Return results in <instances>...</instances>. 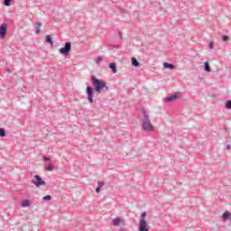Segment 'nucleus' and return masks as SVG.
Listing matches in <instances>:
<instances>
[{
    "label": "nucleus",
    "mask_w": 231,
    "mask_h": 231,
    "mask_svg": "<svg viewBox=\"0 0 231 231\" xmlns=\"http://www.w3.org/2000/svg\"><path fill=\"white\" fill-rule=\"evenodd\" d=\"M145 217H147V213L143 212L139 220V231H149V224H147V220H145Z\"/></svg>",
    "instance_id": "3"
},
{
    "label": "nucleus",
    "mask_w": 231,
    "mask_h": 231,
    "mask_svg": "<svg viewBox=\"0 0 231 231\" xmlns=\"http://www.w3.org/2000/svg\"><path fill=\"white\" fill-rule=\"evenodd\" d=\"M42 201H51V196L47 195V196L43 197Z\"/></svg>",
    "instance_id": "20"
},
{
    "label": "nucleus",
    "mask_w": 231,
    "mask_h": 231,
    "mask_svg": "<svg viewBox=\"0 0 231 231\" xmlns=\"http://www.w3.org/2000/svg\"><path fill=\"white\" fill-rule=\"evenodd\" d=\"M165 102H174V100H178V95L174 94L166 98H164Z\"/></svg>",
    "instance_id": "10"
},
{
    "label": "nucleus",
    "mask_w": 231,
    "mask_h": 231,
    "mask_svg": "<svg viewBox=\"0 0 231 231\" xmlns=\"http://www.w3.org/2000/svg\"><path fill=\"white\" fill-rule=\"evenodd\" d=\"M30 205H32V200L30 199H25L21 202V207L23 208L30 207Z\"/></svg>",
    "instance_id": "12"
},
{
    "label": "nucleus",
    "mask_w": 231,
    "mask_h": 231,
    "mask_svg": "<svg viewBox=\"0 0 231 231\" xmlns=\"http://www.w3.org/2000/svg\"><path fill=\"white\" fill-rule=\"evenodd\" d=\"M7 71L10 73V69H7Z\"/></svg>",
    "instance_id": "32"
},
{
    "label": "nucleus",
    "mask_w": 231,
    "mask_h": 231,
    "mask_svg": "<svg viewBox=\"0 0 231 231\" xmlns=\"http://www.w3.org/2000/svg\"><path fill=\"white\" fill-rule=\"evenodd\" d=\"M132 66H134V68H138V66H140V62L135 57L132 58Z\"/></svg>",
    "instance_id": "15"
},
{
    "label": "nucleus",
    "mask_w": 231,
    "mask_h": 231,
    "mask_svg": "<svg viewBox=\"0 0 231 231\" xmlns=\"http://www.w3.org/2000/svg\"><path fill=\"white\" fill-rule=\"evenodd\" d=\"M230 38L228 37V36H226V35H223L222 36V41L224 42H227V41L229 40Z\"/></svg>",
    "instance_id": "24"
},
{
    "label": "nucleus",
    "mask_w": 231,
    "mask_h": 231,
    "mask_svg": "<svg viewBox=\"0 0 231 231\" xmlns=\"http://www.w3.org/2000/svg\"><path fill=\"white\" fill-rule=\"evenodd\" d=\"M6 136V130L5 128H0V137L5 138Z\"/></svg>",
    "instance_id": "19"
},
{
    "label": "nucleus",
    "mask_w": 231,
    "mask_h": 231,
    "mask_svg": "<svg viewBox=\"0 0 231 231\" xmlns=\"http://www.w3.org/2000/svg\"><path fill=\"white\" fill-rule=\"evenodd\" d=\"M226 109H231V100H227V101L226 102Z\"/></svg>",
    "instance_id": "23"
},
{
    "label": "nucleus",
    "mask_w": 231,
    "mask_h": 231,
    "mask_svg": "<svg viewBox=\"0 0 231 231\" xmlns=\"http://www.w3.org/2000/svg\"><path fill=\"white\" fill-rule=\"evenodd\" d=\"M230 148H231L230 144H227V145H226V150H227V151H230Z\"/></svg>",
    "instance_id": "29"
},
{
    "label": "nucleus",
    "mask_w": 231,
    "mask_h": 231,
    "mask_svg": "<svg viewBox=\"0 0 231 231\" xmlns=\"http://www.w3.org/2000/svg\"><path fill=\"white\" fill-rule=\"evenodd\" d=\"M45 171H49L50 172L55 171V166L53 163L50 162L49 164L45 165Z\"/></svg>",
    "instance_id": "11"
},
{
    "label": "nucleus",
    "mask_w": 231,
    "mask_h": 231,
    "mask_svg": "<svg viewBox=\"0 0 231 231\" xmlns=\"http://www.w3.org/2000/svg\"><path fill=\"white\" fill-rule=\"evenodd\" d=\"M69 51H71V42H65L64 47L60 49V55H64L65 57H68V55H69Z\"/></svg>",
    "instance_id": "4"
},
{
    "label": "nucleus",
    "mask_w": 231,
    "mask_h": 231,
    "mask_svg": "<svg viewBox=\"0 0 231 231\" xmlns=\"http://www.w3.org/2000/svg\"><path fill=\"white\" fill-rule=\"evenodd\" d=\"M102 60H104V57L99 56V57H97V60H96V63H97V64H100V62H102Z\"/></svg>",
    "instance_id": "22"
},
{
    "label": "nucleus",
    "mask_w": 231,
    "mask_h": 231,
    "mask_svg": "<svg viewBox=\"0 0 231 231\" xmlns=\"http://www.w3.org/2000/svg\"><path fill=\"white\" fill-rule=\"evenodd\" d=\"M86 93H87V98L89 104H93L94 102L93 97H95V89H93L91 86H88L86 89Z\"/></svg>",
    "instance_id": "5"
},
{
    "label": "nucleus",
    "mask_w": 231,
    "mask_h": 231,
    "mask_svg": "<svg viewBox=\"0 0 231 231\" xmlns=\"http://www.w3.org/2000/svg\"><path fill=\"white\" fill-rule=\"evenodd\" d=\"M51 158L47 156H43V161L50 162Z\"/></svg>",
    "instance_id": "27"
},
{
    "label": "nucleus",
    "mask_w": 231,
    "mask_h": 231,
    "mask_svg": "<svg viewBox=\"0 0 231 231\" xmlns=\"http://www.w3.org/2000/svg\"><path fill=\"white\" fill-rule=\"evenodd\" d=\"M12 5V0H4L5 6H10Z\"/></svg>",
    "instance_id": "21"
},
{
    "label": "nucleus",
    "mask_w": 231,
    "mask_h": 231,
    "mask_svg": "<svg viewBox=\"0 0 231 231\" xmlns=\"http://www.w3.org/2000/svg\"><path fill=\"white\" fill-rule=\"evenodd\" d=\"M223 221H231V213L228 211H226L222 215Z\"/></svg>",
    "instance_id": "8"
},
{
    "label": "nucleus",
    "mask_w": 231,
    "mask_h": 231,
    "mask_svg": "<svg viewBox=\"0 0 231 231\" xmlns=\"http://www.w3.org/2000/svg\"><path fill=\"white\" fill-rule=\"evenodd\" d=\"M101 190V188L100 186H97V189H96V192L98 194Z\"/></svg>",
    "instance_id": "28"
},
{
    "label": "nucleus",
    "mask_w": 231,
    "mask_h": 231,
    "mask_svg": "<svg viewBox=\"0 0 231 231\" xmlns=\"http://www.w3.org/2000/svg\"><path fill=\"white\" fill-rule=\"evenodd\" d=\"M141 113L143 115L141 117V125L143 131H144V133H152V131H154V125H152V123H151V117H149L147 110L143 107L141 109Z\"/></svg>",
    "instance_id": "1"
},
{
    "label": "nucleus",
    "mask_w": 231,
    "mask_h": 231,
    "mask_svg": "<svg viewBox=\"0 0 231 231\" xmlns=\"http://www.w3.org/2000/svg\"><path fill=\"white\" fill-rule=\"evenodd\" d=\"M102 185H104V182H102V181H97V187H99L100 189H102Z\"/></svg>",
    "instance_id": "26"
},
{
    "label": "nucleus",
    "mask_w": 231,
    "mask_h": 231,
    "mask_svg": "<svg viewBox=\"0 0 231 231\" xmlns=\"http://www.w3.org/2000/svg\"><path fill=\"white\" fill-rule=\"evenodd\" d=\"M7 30H8V25L6 23H3L0 26V39H5L6 37Z\"/></svg>",
    "instance_id": "7"
},
{
    "label": "nucleus",
    "mask_w": 231,
    "mask_h": 231,
    "mask_svg": "<svg viewBox=\"0 0 231 231\" xmlns=\"http://www.w3.org/2000/svg\"><path fill=\"white\" fill-rule=\"evenodd\" d=\"M108 68L111 69L112 73H116V63H109Z\"/></svg>",
    "instance_id": "16"
},
{
    "label": "nucleus",
    "mask_w": 231,
    "mask_h": 231,
    "mask_svg": "<svg viewBox=\"0 0 231 231\" xmlns=\"http://www.w3.org/2000/svg\"><path fill=\"white\" fill-rule=\"evenodd\" d=\"M122 221H124L122 218L120 217H116L113 220V225L114 226H120V223H122Z\"/></svg>",
    "instance_id": "13"
},
{
    "label": "nucleus",
    "mask_w": 231,
    "mask_h": 231,
    "mask_svg": "<svg viewBox=\"0 0 231 231\" xmlns=\"http://www.w3.org/2000/svg\"><path fill=\"white\" fill-rule=\"evenodd\" d=\"M208 48H209V50H214V42H210L208 44Z\"/></svg>",
    "instance_id": "25"
},
{
    "label": "nucleus",
    "mask_w": 231,
    "mask_h": 231,
    "mask_svg": "<svg viewBox=\"0 0 231 231\" xmlns=\"http://www.w3.org/2000/svg\"><path fill=\"white\" fill-rule=\"evenodd\" d=\"M45 42L53 46V40L51 39V35L48 34L45 38Z\"/></svg>",
    "instance_id": "17"
},
{
    "label": "nucleus",
    "mask_w": 231,
    "mask_h": 231,
    "mask_svg": "<svg viewBox=\"0 0 231 231\" xmlns=\"http://www.w3.org/2000/svg\"><path fill=\"white\" fill-rule=\"evenodd\" d=\"M204 69L208 73H210V64L208 63V61H205L204 62Z\"/></svg>",
    "instance_id": "18"
},
{
    "label": "nucleus",
    "mask_w": 231,
    "mask_h": 231,
    "mask_svg": "<svg viewBox=\"0 0 231 231\" xmlns=\"http://www.w3.org/2000/svg\"><path fill=\"white\" fill-rule=\"evenodd\" d=\"M114 48H116V50H118V48H120V45H114Z\"/></svg>",
    "instance_id": "30"
},
{
    "label": "nucleus",
    "mask_w": 231,
    "mask_h": 231,
    "mask_svg": "<svg viewBox=\"0 0 231 231\" xmlns=\"http://www.w3.org/2000/svg\"><path fill=\"white\" fill-rule=\"evenodd\" d=\"M119 35L122 37V32H119Z\"/></svg>",
    "instance_id": "31"
},
{
    "label": "nucleus",
    "mask_w": 231,
    "mask_h": 231,
    "mask_svg": "<svg viewBox=\"0 0 231 231\" xmlns=\"http://www.w3.org/2000/svg\"><path fill=\"white\" fill-rule=\"evenodd\" d=\"M41 26H42V23L41 22H36V30H35V33L37 35H39V33H41Z\"/></svg>",
    "instance_id": "14"
},
{
    "label": "nucleus",
    "mask_w": 231,
    "mask_h": 231,
    "mask_svg": "<svg viewBox=\"0 0 231 231\" xmlns=\"http://www.w3.org/2000/svg\"><path fill=\"white\" fill-rule=\"evenodd\" d=\"M91 82L97 93H102L104 89L106 91H109V87L107 86V82H106L105 80L98 79L97 77L92 76Z\"/></svg>",
    "instance_id": "2"
},
{
    "label": "nucleus",
    "mask_w": 231,
    "mask_h": 231,
    "mask_svg": "<svg viewBox=\"0 0 231 231\" xmlns=\"http://www.w3.org/2000/svg\"><path fill=\"white\" fill-rule=\"evenodd\" d=\"M163 68L165 69H176V66H174V64L169 63V62H164L163 63Z\"/></svg>",
    "instance_id": "9"
},
{
    "label": "nucleus",
    "mask_w": 231,
    "mask_h": 231,
    "mask_svg": "<svg viewBox=\"0 0 231 231\" xmlns=\"http://www.w3.org/2000/svg\"><path fill=\"white\" fill-rule=\"evenodd\" d=\"M32 183H33V185H35V187H42V185H46V181H44L42 180V178L39 175H35L33 177Z\"/></svg>",
    "instance_id": "6"
}]
</instances>
